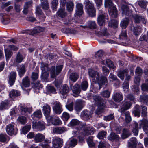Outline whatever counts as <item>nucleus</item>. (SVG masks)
I'll return each instance as SVG.
<instances>
[{"label": "nucleus", "mask_w": 148, "mask_h": 148, "mask_svg": "<svg viewBox=\"0 0 148 148\" xmlns=\"http://www.w3.org/2000/svg\"><path fill=\"white\" fill-rule=\"evenodd\" d=\"M88 72L89 77L92 79V81L95 83L97 82L98 84L99 90L103 85L105 87L107 86L108 81L106 77L102 76L100 77L99 74L98 72L91 69H88Z\"/></svg>", "instance_id": "obj_1"}, {"label": "nucleus", "mask_w": 148, "mask_h": 148, "mask_svg": "<svg viewBox=\"0 0 148 148\" xmlns=\"http://www.w3.org/2000/svg\"><path fill=\"white\" fill-rule=\"evenodd\" d=\"M131 104L130 102L129 101L124 102L123 103L120 110V112L121 113V116L120 117L119 119L121 120V122H123L124 121V118L122 116H125V120L126 122L129 123L131 120V118L130 115V113L129 111L125 112V110L129 109L130 107Z\"/></svg>", "instance_id": "obj_2"}, {"label": "nucleus", "mask_w": 148, "mask_h": 148, "mask_svg": "<svg viewBox=\"0 0 148 148\" xmlns=\"http://www.w3.org/2000/svg\"><path fill=\"white\" fill-rule=\"evenodd\" d=\"M105 5L106 7L109 8V14L113 18H116L117 15L116 8L111 0H105Z\"/></svg>", "instance_id": "obj_3"}, {"label": "nucleus", "mask_w": 148, "mask_h": 148, "mask_svg": "<svg viewBox=\"0 0 148 148\" xmlns=\"http://www.w3.org/2000/svg\"><path fill=\"white\" fill-rule=\"evenodd\" d=\"M93 99L99 107L95 111V113L97 114H99L103 112L105 106V102L102 100L101 97L99 96H94Z\"/></svg>", "instance_id": "obj_4"}, {"label": "nucleus", "mask_w": 148, "mask_h": 148, "mask_svg": "<svg viewBox=\"0 0 148 148\" xmlns=\"http://www.w3.org/2000/svg\"><path fill=\"white\" fill-rule=\"evenodd\" d=\"M84 3L86 4L85 7L87 10V12L88 15L91 17L95 16L96 11L93 3L90 2L88 0H86Z\"/></svg>", "instance_id": "obj_5"}, {"label": "nucleus", "mask_w": 148, "mask_h": 148, "mask_svg": "<svg viewBox=\"0 0 148 148\" xmlns=\"http://www.w3.org/2000/svg\"><path fill=\"white\" fill-rule=\"evenodd\" d=\"M63 66V65H60L57 66L56 68L55 66H52L50 71L51 78H54L58 75L62 71Z\"/></svg>", "instance_id": "obj_6"}, {"label": "nucleus", "mask_w": 148, "mask_h": 148, "mask_svg": "<svg viewBox=\"0 0 148 148\" xmlns=\"http://www.w3.org/2000/svg\"><path fill=\"white\" fill-rule=\"evenodd\" d=\"M106 18L107 19L106 14L103 12L101 10H99V16L97 18V22L100 26H103L104 25Z\"/></svg>", "instance_id": "obj_7"}, {"label": "nucleus", "mask_w": 148, "mask_h": 148, "mask_svg": "<svg viewBox=\"0 0 148 148\" xmlns=\"http://www.w3.org/2000/svg\"><path fill=\"white\" fill-rule=\"evenodd\" d=\"M51 110V108L49 105L46 104L43 106L42 109L43 112L47 120H51L52 119V116L49 115Z\"/></svg>", "instance_id": "obj_8"}, {"label": "nucleus", "mask_w": 148, "mask_h": 148, "mask_svg": "<svg viewBox=\"0 0 148 148\" xmlns=\"http://www.w3.org/2000/svg\"><path fill=\"white\" fill-rule=\"evenodd\" d=\"M6 130L8 134L11 136L16 134L17 130L14 127V123H12L6 126Z\"/></svg>", "instance_id": "obj_9"}, {"label": "nucleus", "mask_w": 148, "mask_h": 148, "mask_svg": "<svg viewBox=\"0 0 148 148\" xmlns=\"http://www.w3.org/2000/svg\"><path fill=\"white\" fill-rule=\"evenodd\" d=\"M140 128H143V130L146 134L148 133V121L143 119L139 121Z\"/></svg>", "instance_id": "obj_10"}, {"label": "nucleus", "mask_w": 148, "mask_h": 148, "mask_svg": "<svg viewBox=\"0 0 148 148\" xmlns=\"http://www.w3.org/2000/svg\"><path fill=\"white\" fill-rule=\"evenodd\" d=\"M63 142L62 139L56 137L53 141V146L55 148H60L62 146Z\"/></svg>", "instance_id": "obj_11"}, {"label": "nucleus", "mask_w": 148, "mask_h": 148, "mask_svg": "<svg viewBox=\"0 0 148 148\" xmlns=\"http://www.w3.org/2000/svg\"><path fill=\"white\" fill-rule=\"evenodd\" d=\"M33 127L39 131H41L45 129L44 123L39 121L38 122L33 123Z\"/></svg>", "instance_id": "obj_12"}, {"label": "nucleus", "mask_w": 148, "mask_h": 148, "mask_svg": "<svg viewBox=\"0 0 148 148\" xmlns=\"http://www.w3.org/2000/svg\"><path fill=\"white\" fill-rule=\"evenodd\" d=\"M92 113V111L85 110L81 112V115L84 119L87 120L91 117Z\"/></svg>", "instance_id": "obj_13"}, {"label": "nucleus", "mask_w": 148, "mask_h": 148, "mask_svg": "<svg viewBox=\"0 0 148 148\" xmlns=\"http://www.w3.org/2000/svg\"><path fill=\"white\" fill-rule=\"evenodd\" d=\"M83 5L80 3H78L76 4V13L75 15L80 16L82 15L83 13Z\"/></svg>", "instance_id": "obj_14"}, {"label": "nucleus", "mask_w": 148, "mask_h": 148, "mask_svg": "<svg viewBox=\"0 0 148 148\" xmlns=\"http://www.w3.org/2000/svg\"><path fill=\"white\" fill-rule=\"evenodd\" d=\"M140 81V77H136L134 80V82L136 84V85L132 86L131 88L133 90L135 93H137L139 91V89L138 88V86L139 84V83Z\"/></svg>", "instance_id": "obj_15"}, {"label": "nucleus", "mask_w": 148, "mask_h": 148, "mask_svg": "<svg viewBox=\"0 0 148 148\" xmlns=\"http://www.w3.org/2000/svg\"><path fill=\"white\" fill-rule=\"evenodd\" d=\"M54 111L57 114H60L62 111V106L59 102H56L53 108Z\"/></svg>", "instance_id": "obj_16"}, {"label": "nucleus", "mask_w": 148, "mask_h": 148, "mask_svg": "<svg viewBox=\"0 0 148 148\" xmlns=\"http://www.w3.org/2000/svg\"><path fill=\"white\" fill-rule=\"evenodd\" d=\"M16 73L12 72L10 73L9 76V83L12 86L14 83L16 77Z\"/></svg>", "instance_id": "obj_17"}, {"label": "nucleus", "mask_w": 148, "mask_h": 148, "mask_svg": "<svg viewBox=\"0 0 148 148\" xmlns=\"http://www.w3.org/2000/svg\"><path fill=\"white\" fill-rule=\"evenodd\" d=\"M95 132L94 129L91 127H85L84 131L85 136H87L89 134H92Z\"/></svg>", "instance_id": "obj_18"}, {"label": "nucleus", "mask_w": 148, "mask_h": 148, "mask_svg": "<svg viewBox=\"0 0 148 148\" xmlns=\"http://www.w3.org/2000/svg\"><path fill=\"white\" fill-rule=\"evenodd\" d=\"M121 9L123 15L131 16L132 14L131 12L128 10V8L127 5H122L121 6Z\"/></svg>", "instance_id": "obj_19"}, {"label": "nucleus", "mask_w": 148, "mask_h": 148, "mask_svg": "<svg viewBox=\"0 0 148 148\" xmlns=\"http://www.w3.org/2000/svg\"><path fill=\"white\" fill-rule=\"evenodd\" d=\"M137 143V142L136 138L132 137L129 140L128 146L130 148H135Z\"/></svg>", "instance_id": "obj_20"}, {"label": "nucleus", "mask_w": 148, "mask_h": 148, "mask_svg": "<svg viewBox=\"0 0 148 148\" xmlns=\"http://www.w3.org/2000/svg\"><path fill=\"white\" fill-rule=\"evenodd\" d=\"M72 92L73 93L75 94L73 95L75 97H77L80 92V89L79 85L76 84L73 87Z\"/></svg>", "instance_id": "obj_21"}, {"label": "nucleus", "mask_w": 148, "mask_h": 148, "mask_svg": "<svg viewBox=\"0 0 148 148\" xmlns=\"http://www.w3.org/2000/svg\"><path fill=\"white\" fill-rule=\"evenodd\" d=\"M134 18L135 23H139L140 22H142L144 24L146 23L145 18L143 16L137 15Z\"/></svg>", "instance_id": "obj_22"}, {"label": "nucleus", "mask_w": 148, "mask_h": 148, "mask_svg": "<svg viewBox=\"0 0 148 148\" xmlns=\"http://www.w3.org/2000/svg\"><path fill=\"white\" fill-rule=\"evenodd\" d=\"M45 136L43 134L40 133H38L34 136V140L36 142H40L44 140Z\"/></svg>", "instance_id": "obj_23"}, {"label": "nucleus", "mask_w": 148, "mask_h": 148, "mask_svg": "<svg viewBox=\"0 0 148 148\" xmlns=\"http://www.w3.org/2000/svg\"><path fill=\"white\" fill-rule=\"evenodd\" d=\"M57 15L59 17L64 18L67 15L64 8H60L57 13Z\"/></svg>", "instance_id": "obj_24"}, {"label": "nucleus", "mask_w": 148, "mask_h": 148, "mask_svg": "<svg viewBox=\"0 0 148 148\" xmlns=\"http://www.w3.org/2000/svg\"><path fill=\"white\" fill-rule=\"evenodd\" d=\"M83 107V102L80 100L76 101L75 105V109L77 111L81 110Z\"/></svg>", "instance_id": "obj_25"}, {"label": "nucleus", "mask_w": 148, "mask_h": 148, "mask_svg": "<svg viewBox=\"0 0 148 148\" xmlns=\"http://www.w3.org/2000/svg\"><path fill=\"white\" fill-rule=\"evenodd\" d=\"M77 143V140L76 139L74 138L70 139L69 141V146L67 145L65 148H68L69 147L72 148L74 147Z\"/></svg>", "instance_id": "obj_26"}, {"label": "nucleus", "mask_w": 148, "mask_h": 148, "mask_svg": "<svg viewBox=\"0 0 148 148\" xmlns=\"http://www.w3.org/2000/svg\"><path fill=\"white\" fill-rule=\"evenodd\" d=\"M26 71L25 66V65H21L19 66L18 70V73L21 77L24 75Z\"/></svg>", "instance_id": "obj_27"}, {"label": "nucleus", "mask_w": 148, "mask_h": 148, "mask_svg": "<svg viewBox=\"0 0 148 148\" xmlns=\"http://www.w3.org/2000/svg\"><path fill=\"white\" fill-rule=\"evenodd\" d=\"M48 121H51L52 124L55 125H60L62 124L61 121L58 117H57L53 118L52 117V119Z\"/></svg>", "instance_id": "obj_28"}, {"label": "nucleus", "mask_w": 148, "mask_h": 148, "mask_svg": "<svg viewBox=\"0 0 148 148\" xmlns=\"http://www.w3.org/2000/svg\"><path fill=\"white\" fill-rule=\"evenodd\" d=\"M66 129L63 127H59L55 128L53 130L54 132L57 134H61L66 131Z\"/></svg>", "instance_id": "obj_29"}, {"label": "nucleus", "mask_w": 148, "mask_h": 148, "mask_svg": "<svg viewBox=\"0 0 148 148\" xmlns=\"http://www.w3.org/2000/svg\"><path fill=\"white\" fill-rule=\"evenodd\" d=\"M24 59V58L23 56L19 52H18L16 56V58L15 60L14 65H15V62H16L18 63H19L22 62V61Z\"/></svg>", "instance_id": "obj_30"}, {"label": "nucleus", "mask_w": 148, "mask_h": 148, "mask_svg": "<svg viewBox=\"0 0 148 148\" xmlns=\"http://www.w3.org/2000/svg\"><path fill=\"white\" fill-rule=\"evenodd\" d=\"M108 139L110 140L117 141L119 140V136L118 135L112 132L111 133L108 137Z\"/></svg>", "instance_id": "obj_31"}, {"label": "nucleus", "mask_w": 148, "mask_h": 148, "mask_svg": "<svg viewBox=\"0 0 148 148\" xmlns=\"http://www.w3.org/2000/svg\"><path fill=\"white\" fill-rule=\"evenodd\" d=\"M129 22V20L127 18H125L121 22L120 25L122 28L125 29L127 26Z\"/></svg>", "instance_id": "obj_32"}, {"label": "nucleus", "mask_w": 148, "mask_h": 148, "mask_svg": "<svg viewBox=\"0 0 148 148\" xmlns=\"http://www.w3.org/2000/svg\"><path fill=\"white\" fill-rule=\"evenodd\" d=\"M128 73V71L127 69H125L123 71H119L117 75L121 79L123 80L124 78V75Z\"/></svg>", "instance_id": "obj_33"}, {"label": "nucleus", "mask_w": 148, "mask_h": 148, "mask_svg": "<svg viewBox=\"0 0 148 148\" xmlns=\"http://www.w3.org/2000/svg\"><path fill=\"white\" fill-rule=\"evenodd\" d=\"M130 135V133L128 129H124L123 130V133L121 135V138L123 139L128 137Z\"/></svg>", "instance_id": "obj_34"}, {"label": "nucleus", "mask_w": 148, "mask_h": 148, "mask_svg": "<svg viewBox=\"0 0 148 148\" xmlns=\"http://www.w3.org/2000/svg\"><path fill=\"white\" fill-rule=\"evenodd\" d=\"M69 89L68 86L66 84L64 85L60 91V94L62 95L66 94L69 91Z\"/></svg>", "instance_id": "obj_35"}, {"label": "nucleus", "mask_w": 148, "mask_h": 148, "mask_svg": "<svg viewBox=\"0 0 148 148\" xmlns=\"http://www.w3.org/2000/svg\"><path fill=\"white\" fill-rule=\"evenodd\" d=\"M113 99L116 101L119 102L123 99L122 95L119 93H116L113 96Z\"/></svg>", "instance_id": "obj_36"}, {"label": "nucleus", "mask_w": 148, "mask_h": 148, "mask_svg": "<svg viewBox=\"0 0 148 148\" xmlns=\"http://www.w3.org/2000/svg\"><path fill=\"white\" fill-rule=\"evenodd\" d=\"M7 15L5 14H0V16L3 18V20L2 22L4 24H7L10 22V19L7 16L5 17Z\"/></svg>", "instance_id": "obj_37"}, {"label": "nucleus", "mask_w": 148, "mask_h": 148, "mask_svg": "<svg viewBox=\"0 0 148 148\" xmlns=\"http://www.w3.org/2000/svg\"><path fill=\"white\" fill-rule=\"evenodd\" d=\"M74 6V3L72 1L67 3L66 9L69 12L72 11L73 10Z\"/></svg>", "instance_id": "obj_38"}, {"label": "nucleus", "mask_w": 148, "mask_h": 148, "mask_svg": "<svg viewBox=\"0 0 148 148\" xmlns=\"http://www.w3.org/2000/svg\"><path fill=\"white\" fill-rule=\"evenodd\" d=\"M22 84L25 87H29L30 85V82L29 78L26 77L23 80Z\"/></svg>", "instance_id": "obj_39"}, {"label": "nucleus", "mask_w": 148, "mask_h": 148, "mask_svg": "<svg viewBox=\"0 0 148 148\" xmlns=\"http://www.w3.org/2000/svg\"><path fill=\"white\" fill-rule=\"evenodd\" d=\"M44 30V29L40 26H37L34 27L32 32V34H35L38 33H40Z\"/></svg>", "instance_id": "obj_40"}, {"label": "nucleus", "mask_w": 148, "mask_h": 148, "mask_svg": "<svg viewBox=\"0 0 148 148\" xmlns=\"http://www.w3.org/2000/svg\"><path fill=\"white\" fill-rule=\"evenodd\" d=\"M140 106L138 105H136L133 111V113L135 116L139 117L140 115V110L139 109Z\"/></svg>", "instance_id": "obj_41"}, {"label": "nucleus", "mask_w": 148, "mask_h": 148, "mask_svg": "<svg viewBox=\"0 0 148 148\" xmlns=\"http://www.w3.org/2000/svg\"><path fill=\"white\" fill-rule=\"evenodd\" d=\"M8 105V102L7 100H5L2 102L0 105V110H3L7 108Z\"/></svg>", "instance_id": "obj_42"}, {"label": "nucleus", "mask_w": 148, "mask_h": 148, "mask_svg": "<svg viewBox=\"0 0 148 148\" xmlns=\"http://www.w3.org/2000/svg\"><path fill=\"white\" fill-rule=\"evenodd\" d=\"M20 92L16 90H12L10 92V96L11 98L20 95Z\"/></svg>", "instance_id": "obj_43"}, {"label": "nucleus", "mask_w": 148, "mask_h": 148, "mask_svg": "<svg viewBox=\"0 0 148 148\" xmlns=\"http://www.w3.org/2000/svg\"><path fill=\"white\" fill-rule=\"evenodd\" d=\"M31 128L30 125L25 126L22 128L21 133L24 134H26L30 130Z\"/></svg>", "instance_id": "obj_44"}, {"label": "nucleus", "mask_w": 148, "mask_h": 148, "mask_svg": "<svg viewBox=\"0 0 148 148\" xmlns=\"http://www.w3.org/2000/svg\"><path fill=\"white\" fill-rule=\"evenodd\" d=\"M88 84L87 81H84L82 82L80 87L81 89L84 91H85L88 88Z\"/></svg>", "instance_id": "obj_45"}, {"label": "nucleus", "mask_w": 148, "mask_h": 148, "mask_svg": "<svg viewBox=\"0 0 148 148\" xmlns=\"http://www.w3.org/2000/svg\"><path fill=\"white\" fill-rule=\"evenodd\" d=\"M133 32L134 34L137 36L138 34L141 32V28L140 26H137L136 27H133Z\"/></svg>", "instance_id": "obj_46"}, {"label": "nucleus", "mask_w": 148, "mask_h": 148, "mask_svg": "<svg viewBox=\"0 0 148 148\" xmlns=\"http://www.w3.org/2000/svg\"><path fill=\"white\" fill-rule=\"evenodd\" d=\"M106 65H107L110 68H112L114 69H115L116 67L114 66L113 62L111 61L109 59L106 60Z\"/></svg>", "instance_id": "obj_47"}, {"label": "nucleus", "mask_w": 148, "mask_h": 148, "mask_svg": "<svg viewBox=\"0 0 148 148\" xmlns=\"http://www.w3.org/2000/svg\"><path fill=\"white\" fill-rule=\"evenodd\" d=\"M138 3L140 7L143 8H145L147 4V2L145 0H140Z\"/></svg>", "instance_id": "obj_48"}, {"label": "nucleus", "mask_w": 148, "mask_h": 148, "mask_svg": "<svg viewBox=\"0 0 148 148\" xmlns=\"http://www.w3.org/2000/svg\"><path fill=\"white\" fill-rule=\"evenodd\" d=\"M41 5L43 9L47 10L49 8V6L47 0H41Z\"/></svg>", "instance_id": "obj_49"}, {"label": "nucleus", "mask_w": 148, "mask_h": 148, "mask_svg": "<svg viewBox=\"0 0 148 148\" xmlns=\"http://www.w3.org/2000/svg\"><path fill=\"white\" fill-rule=\"evenodd\" d=\"M70 79L74 82H75L78 78L77 74L75 73H71L70 76Z\"/></svg>", "instance_id": "obj_50"}, {"label": "nucleus", "mask_w": 148, "mask_h": 148, "mask_svg": "<svg viewBox=\"0 0 148 148\" xmlns=\"http://www.w3.org/2000/svg\"><path fill=\"white\" fill-rule=\"evenodd\" d=\"M33 118V117H35L38 118H41L42 116L41 112L40 110H38L34 112L33 115H31Z\"/></svg>", "instance_id": "obj_51"}, {"label": "nucleus", "mask_w": 148, "mask_h": 148, "mask_svg": "<svg viewBox=\"0 0 148 148\" xmlns=\"http://www.w3.org/2000/svg\"><path fill=\"white\" fill-rule=\"evenodd\" d=\"M118 24L117 21L115 20H112L109 23V25L114 28L117 27Z\"/></svg>", "instance_id": "obj_52"}, {"label": "nucleus", "mask_w": 148, "mask_h": 148, "mask_svg": "<svg viewBox=\"0 0 148 148\" xmlns=\"http://www.w3.org/2000/svg\"><path fill=\"white\" fill-rule=\"evenodd\" d=\"M87 143L90 147L94 146L95 144L93 141V137L92 136H89L87 140Z\"/></svg>", "instance_id": "obj_53"}, {"label": "nucleus", "mask_w": 148, "mask_h": 148, "mask_svg": "<svg viewBox=\"0 0 148 148\" xmlns=\"http://www.w3.org/2000/svg\"><path fill=\"white\" fill-rule=\"evenodd\" d=\"M114 118V114H110L108 115L105 116L104 117L103 119L106 121H109L112 120H113Z\"/></svg>", "instance_id": "obj_54"}, {"label": "nucleus", "mask_w": 148, "mask_h": 148, "mask_svg": "<svg viewBox=\"0 0 148 148\" xmlns=\"http://www.w3.org/2000/svg\"><path fill=\"white\" fill-rule=\"evenodd\" d=\"M41 69L42 70V72H47L49 71V69L48 67V66L46 64H44L42 63Z\"/></svg>", "instance_id": "obj_55"}, {"label": "nucleus", "mask_w": 148, "mask_h": 148, "mask_svg": "<svg viewBox=\"0 0 148 148\" xmlns=\"http://www.w3.org/2000/svg\"><path fill=\"white\" fill-rule=\"evenodd\" d=\"M73 101H71L70 103L68 102L66 107L69 110L71 111L73 110Z\"/></svg>", "instance_id": "obj_56"}, {"label": "nucleus", "mask_w": 148, "mask_h": 148, "mask_svg": "<svg viewBox=\"0 0 148 148\" xmlns=\"http://www.w3.org/2000/svg\"><path fill=\"white\" fill-rule=\"evenodd\" d=\"M5 55L6 59H9L12 56V53L8 49H5Z\"/></svg>", "instance_id": "obj_57"}, {"label": "nucleus", "mask_w": 148, "mask_h": 148, "mask_svg": "<svg viewBox=\"0 0 148 148\" xmlns=\"http://www.w3.org/2000/svg\"><path fill=\"white\" fill-rule=\"evenodd\" d=\"M79 123V121L77 119H74L70 121V124L71 126H73L78 125Z\"/></svg>", "instance_id": "obj_58"}, {"label": "nucleus", "mask_w": 148, "mask_h": 148, "mask_svg": "<svg viewBox=\"0 0 148 148\" xmlns=\"http://www.w3.org/2000/svg\"><path fill=\"white\" fill-rule=\"evenodd\" d=\"M47 90L48 92L55 93L56 91V89L52 86L47 85Z\"/></svg>", "instance_id": "obj_59"}, {"label": "nucleus", "mask_w": 148, "mask_h": 148, "mask_svg": "<svg viewBox=\"0 0 148 148\" xmlns=\"http://www.w3.org/2000/svg\"><path fill=\"white\" fill-rule=\"evenodd\" d=\"M61 118L64 121H67L69 118V115L67 113L64 112L63 113Z\"/></svg>", "instance_id": "obj_60"}, {"label": "nucleus", "mask_w": 148, "mask_h": 148, "mask_svg": "<svg viewBox=\"0 0 148 148\" xmlns=\"http://www.w3.org/2000/svg\"><path fill=\"white\" fill-rule=\"evenodd\" d=\"M123 87L124 92H127L129 90L128 83L125 81V82L123 84Z\"/></svg>", "instance_id": "obj_61"}, {"label": "nucleus", "mask_w": 148, "mask_h": 148, "mask_svg": "<svg viewBox=\"0 0 148 148\" xmlns=\"http://www.w3.org/2000/svg\"><path fill=\"white\" fill-rule=\"evenodd\" d=\"M101 95L104 97L108 98L110 95V92L108 90H105L101 92Z\"/></svg>", "instance_id": "obj_62"}, {"label": "nucleus", "mask_w": 148, "mask_h": 148, "mask_svg": "<svg viewBox=\"0 0 148 148\" xmlns=\"http://www.w3.org/2000/svg\"><path fill=\"white\" fill-rule=\"evenodd\" d=\"M32 111V109L31 108H24L22 109V112L25 113L27 112L29 114H30Z\"/></svg>", "instance_id": "obj_63"}, {"label": "nucleus", "mask_w": 148, "mask_h": 148, "mask_svg": "<svg viewBox=\"0 0 148 148\" xmlns=\"http://www.w3.org/2000/svg\"><path fill=\"white\" fill-rule=\"evenodd\" d=\"M140 100L141 101H143L147 103L148 101V96L143 95L140 96Z\"/></svg>", "instance_id": "obj_64"}]
</instances>
